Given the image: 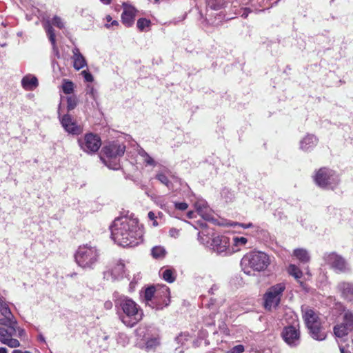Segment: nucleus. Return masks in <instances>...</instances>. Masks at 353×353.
I'll return each instance as SVG.
<instances>
[{"instance_id": "f704fd0d", "label": "nucleus", "mask_w": 353, "mask_h": 353, "mask_svg": "<svg viewBox=\"0 0 353 353\" xmlns=\"http://www.w3.org/2000/svg\"><path fill=\"white\" fill-rule=\"evenodd\" d=\"M343 324L349 327L350 329L353 326V313L350 311H347L344 314L343 316Z\"/></svg>"}, {"instance_id": "412c9836", "label": "nucleus", "mask_w": 353, "mask_h": 353, "mask_svg": "<svg viewBox=\"0 0 353 353\" xmlns=\"http://www.w3.org/2000/svg\"><path fill=\"white\" fill-rule=\"evenodd\" d=\"M310 336L315 340L323 341L326 338V333L323 331L321 323L308 327Z\"/></svg>"}, {"instance_id": "09e8293b", "label": "nucleus", "mask_w": 353, "mask_h": 353, "mask_svg": "<svg viewBox=\"0 0 353 353\" xmlns=\"http://www.w3.org/2000/svg\"><path fill=\"white\" fill-rule=\"evenodd\" d=\"M250 12H251V10L250 8H243V12L241 13V17L243 18H247Z\"/></svg>"}, {"instance_id": "9b49d317", "label": "nucleus", "mask_w": 353, "mask_h": 353, "mask_svg": "<svg viewBox=\"0 0 353 353\" xmlns=\"http://www.w3.org/2000/svg\"><path fill=\"white\" fill-rule=\"evenodd\" d=\"M78 143L81 149L86 153L94 154L100 148L101 141L98 135L88 133L83 138H79Z\"/></svg>"}, {"instance_id": "39448f33", "label": "nucleus", "mask_w": 353, "mask_h": 353, "mask_svg": "<svg viewBox=\"0 0 353 353\" xmlns=\"http://www.w3.org/2000/svg\"><path fill=\"white\" fill-rule=\"evenodd\" d=\"M100 251L90 244L80 245L74 254L77 263L83 268L92 269L99 261Z\"/></svg>"}, {"instance_id": "dca6fc26", "label": "nucleus", "mask_w": 353, "mask_h": 353, "mask_svg": "<svg viewBox=\"0 0 353 353\" xmlns=\"http://www.w3.org/2000/svg\"><path fill=\"white\" fill-rule=\"evenodd\" d=\"M136 9L131 6L125 3L123 4V11L121 14L122 23L126 27H130L134 24V17L136 15Z\"/></svg>"}, {"instance_id": "4be33fe9", "label": "nucleus", "mask_w": 353, "mask_h": 353, "mask_svg": "<svg viewBox=\"0 0 353 353\" xmlns=\"http://www.w3.org/2000/svg\"><path fill=\"white\" fill-rule=\"evenodd\" d=\"M339 290L342 296L349 301H353V284L351 283L343 282L339 284Z\"/></svg>"}, {"instance_id": "0eeeda50", "label": "nucleus", "mask_w": 353, "mask_h": 353, "mask_svg": "<svg viewBox=\"0 0 353 353\" xmlns=\"http://www.w3.org/2000/svg\"><path fill=\"white\" fill-rule=\"evenodd\" d=\"M125 151V145L118 141L112 142L103 148V154L109 159L110 163L108 167L112 170H119L120 164L117 160L118 157H122Z\"/></svg>"}, {"instance_id": "393cba45", "label": "nucleus", "mask_w": 353, "mask_h": 353, "mask_svg": "<svg viewBox=\"0 0 353 353\" xmlns=\"http://www.w3.org/2000/svg\"><path fill=\"white\" fill-rule=\"evenodd\" d=\"M294 256L302 263H307L310 256L307 251L303 248H298L294 250Z\"/></svg>"}, {"instance_id": "603ef678", "label": "nucleus", "mask_w": 353, "mask_h": 353, "mask_svg": "<svg viewBox=\"0 0 353 353\" xmlns=\"http://www.w3.org/2000/svg\"><path fill=\"white\" fill-rule=\"evenodd\" d=\"M119 25V22L116 20H113L111 21L110 24H107L106 27L110 28V26H118Z\"/></svg>"}, {"instance_id": "49530a36", "label": "nucleus", "mask_w": 353, "mask_h": 353, "mask_svg": "<svg viewBox=\"0 0 353 353\" xmlns=\"http://www.w3.org/2000/svg\"><path fill=\"white\" fill-rule=\"evenodd\" d=\"M231 225H240L241 227H242L244 229L250 228L253 227V224L252 223L245 224V223H239L236 222H234L233 223L231 224Z\"/></svg>"}, {"instance_id": "cd10ccee", "label": "nucleus", "mask_w": 353, "mask_h": 353, "mask_svg": "<svg viewBox=\"0 0 353 353\" xmlns=\"http://www.w3.org/2000/svg\"><path fill=\"white\" fill-rule=\"evenodd\" d=\"M232 244H233V251L232 252H237L240 250L241 247H243L245 245V244L248 243V239L245 237L243 236H234L232 239Z\"/></svg>"}, {"instance_id": "5701e85b", "label": "nucleus", "mask_w": 353, "mask_h": 353, "mask_svg": "<svg viewBox=\"0 0 353 353\" xmlns=\"http://www.w3.org/2000/svg\"><path fill=\"white\" fill-rule=\"evenodd\" d=\"M21 85L26 90H34L38 86L37 78L34 76L26 75L22 79Z\"/></svg>"}, {"instance_id": "aec40b11", "label": "nucleus", "mask_w": 353, "mask_h": 353, "mask_svg": "<svg viewBox=\"0 0 353 353\" xmlns=\"http://www.w3.org/2000/svg\"><path fill=\"white\" fill-rule=\"evenodd\" d=\"M72 59H73V67L75 70H79L84 68L87 63L85 57L80 52L78 48H74L72 50Z\"/></svg>"}, {"instance_id": "37998d69", "label": "nucleus", "mask_w": 353, "mask_h": 353, "mask_svg": "<svg viewBox=\"0 0 353 353\" xmlns=\"http://www.w3.org/2000/svg\"><path fill=\"white\" fill-rule=\"evenodd\" d=\"M81 74L87 82H92L94 81L92 74L88 71L83 70L82 71Z\"/></svg>"}, {"instance_id": "bf43d9fd", "label": "nucleus", "mask_w": 353, "mask_h": 353, "mask_svg": "<svg viewBox=\"0 0 353 353\" xmlns=\"http://www.w3.org/2000/svg\"><path fill=\"white\" fill-rule=\"evenodd\" d=\"M39 341H41L43 343H46L45 338L43 337V336L42 334H39Z\"/></svg>"}, {"instance_id": "7c9ffc66", "label": "nucleus", "mask_w": 353, "mask_h": 353, "mask_svg": "<svg viewBox=\"0 0 353 353\" xmlns=\"http://www.w3.org/2000/svg\"><path fill=\"white\" fill-rule=\"evenodd\" d=\"M138 154L143 159V161L146 165L153 167L157 165L156 161L143 148L139 150Z\"/></svg>"}, {"instance_id": "5fc2aeb1", "label": "nucleus", "mask_w": 353, "mask_h": 353, "mask_svg": "<svg viewBox=\"0 0 353 353\" xmlns=\"http://www.w3.org/2000/svg\"><path fill=\"white\" fill-rule=\"evenodd\" d=\"M104 306H105V308H106L107 310H110L112 308V303L111 301H106L105 303H104Z\"/></svg>"}, {"instance_id": "864d4df0", "label": "nucleus", "mask_w": 353, "mask_h": 353, "mask_svg": "<svg viewBox=\"0 0 353 353\" xmlns=\"http://www.w3.org/2000/svg\"><path fill=\"white\" fill-rule=\"evenodd\" d=\"M219 289V286L217 285H213L212 287L209 290V293L214 294V292Z\"/></svg>"}, {"instance_id": "c85d7f7f", "label": "nucleus", "mask_w": 353, "mask_h": 353, "mask_svg": "<svg viewBox=\"0 0 353 353\" xmlns=\"http://www.w3.org/2000/svg\"><path fill=\"white\" fill-rule=\"evenodd\" d=\"M349 330H350L349 327H347L343 323H341L340 325H336V326H334V332L336 336L339 338H342L348 334Z\"/></svg>"}, {"instance_id": "13d9d810", "label": "nucleus", "mask_w": 353, "mask_h": 353, "mask_svg": "<svg viewBox=\"0 0 353 353\" xmlns=\"http://www.w3.org/2000/svg\"><path fill=\"white\" fill-rule=\"evenodd\" d=\"M195 212H193V211H190L187 213V216L188 218L189 219H192V218H194L195 217Z\"/></svg>"}, {"instance_id": "ea45409f", "label": "nucleus", "mask_w": 353, "mask_h": 353, "mask_svg": "<svg viewBox=\"0 0 353 353\" xmlns=\"http://www.w3.org/2000/svg\"><path fill=\"white\" fill-rule=\"evenodd\" d=\"M52 25L57 26L59 29H63L64 28V23L62 21L61 19L58 16H54L52 18Z\"/></svg>"}, {"instance_id": "774afa93", "label": "nucleus", "mask_w": 353, "mask_h": 353, "mask_svg": "<svg viewBox=\"0 0 353 353\" xmlns=\"http://www.w3.org/2000/svg\"><path fill=\"white\" fill-rule=\"evenodd\" d=\"M106 20L107 21L110 22V21H112V17L110 16V15H108L106 17Z\"/></svg>"}, {"instance_id": "7ed1b4c3", "label": "nucleus", "mask_w": 353, "mask_h": 353, "mask_svg": "<svg viewBox=\"0 0 353 353\" xmlns=\"http://www.w3.org/2000/svg\"><path fill=\"white\" fill-rule=\"evenodd\" d=\"M271 263L270 256L261 251H252L245 254L241 261L243 270L250 274V270L256 272L265 271Z\"/></svg>"}, {"instance_id": "f8f14e48", "label": "nucleus", "mask_w": 353, "mask_h": 353, "mask_svg": "<svg viewBox=\"0 0 353 353\" xmlns=\"http://www.w3.org/2000/svg\"><path fill=\"white\" fill-rule=\"evenodd\" d=\"M281 336L284 341L292 347H296L300 344V331L295 325L285 327L281 333Z\"/></svg>"}, {"instance_id": "9d476101", "label": "nucleus", "mask_w": 353, "mask_h": 353, "mask_svg": "<svg viewBox=\"0 0 353 353\" xmlns=\"http://www.w3.org/2000/svg\"><path fill=\"white\" fill-rule=\"evenodd\" d=\"M17 322L10 325H1L0 326V341L10 347H17L20 345L19 341L12 337L17 335Z\"/></svg>"}, {"instance_id": "c756f323", "label": "nucleus", "mask_w": 353, "mask_h": 353, "mask_svg": "<svg viewBox=\"0 0 353 353\" xmlns=\"http://www.w3.org/2000/svg\"><path fill=\"white\" fill-rule=\"evenodd\" d=\"M151 254L156 259H163L166 254V250L162 246H154L151 250Z\"/></svg>"}, {"instance_id": "a19ab883", "label": "nucleus", "mask_w": 353, "mask_h": 353, "mask_svg": "<svg viewBox=\"0 0 353 353\" xmlns=\"http://www.w3.org/2000/svg\"><path fill=\"white\" fill-rule=\"evenodd\" d=\"M188 336L187 334H181L176 337L175 341L177 343L181 344V345L183 346L185 345V342L188 340Z\"/></svg>"}, {"instance_id": "f257e3e1", "label": "nucleus", "mask_w": 353, "mask_h": 353, "mask_svg": "<svg viewBox=\"0 0 353 353\" xmlns=\"http://www.w3.org/2000/svg\"><path fill=\"white\" fill-rule=\"evenodd\" d=\"M111 237L123 247H134L141 241L143 231L137 218L121 216L114 219L110 226Z\"/></svg>"}, {"instance_id": "338daca9", "label": "nucleus", "mask_w": 353, "mask_h": 353, "mask_svg": "<svg viewBox=\"0 0 353 353\" xmlns=\"http://www.w3.org/2000/svg\"><path fill=\"white\" fill-rule=\"evenodd\" d=\"M101 160L104 161L105 164L108 166V165L110 163L109 159H108V161H105L103 158H101Z\"/></svg>"}, {"instance_id": "ddd939ff", "label": "nucleus", "mask_w": 353, "mask_h": 353, "mask_svg": "<svg viewBox=\"0 0 353 353\" xmlns=\"http://www.w3.org/2000/svg\"><path fill=\"white\" fill-rule=\"evenodd\" d=\"M212 249L216 253L221 254H232L229 249V238L225 236H215L214 234H212V243L210 244Z\"/></svg>"}, {"instance_id": "4d7b16f0", "label": "nucleus", "mask_w": 353, "mask_h": 353, "mask_svg": "<svg viewBox=\"0 0 353 353\" xmlns=\"http://www.w3.org/2000/svg\"><path fill=\"white\" fill-rule=\"evenodd\" d=\"M17 332H18V336H22L23 334H24V330L19 327L17 325Z\"/></svg>"}, {"instance_id": "a878e982", "label": "nucleus", "mask_w": 353, "mask_h": 353, "mask_svg": "<svg viewBox=\"0 0 353 353\" xmlns=\"http://www.w3.org/2000/svg\"><path fill=\"white\" fill-rule=\"evenodd\" d=\"M205 219L197 221H196L197 226H195V228L196 229H198L199 228H201L203 229V230L201 232H199L198 234V238L202 242H203V241H204L202 238V235L208 236V235L211 234V232L210 231H208V228H207L208 225H207L206 223L205 222Z\"/></svg>"}, {"instance_id": "c9c22d12", "label": "nucleus", "mask_w": 353, "mask_h": 353, "mask_svg": "<svg viewBox=\"0 0 353 353\" xmlns=\"http://www.w3.org/2000/svg\"><path fill=\"white\" fill-rule=\"evenodd\" d=\"M46 31L51 43H54L56 41L54 30L49 22L46 26Z\"/></svg>"}, {"instance_id": "f3484780", "label": "nucleus", "mask_w": 353, "mask_h": 353, "mask_svg": "<svg viewBox=\"0 0 353 353\" xmlns=\"http://www.w3.org/2000/svg\"><path fill=\"white\" fill-rule=\"evenodd\" d=\"M194 208L196 212L201 216L203 219L207 221L213 220L210 209L206 201L201 200L198 201L194 203Z\"/></svg>"}, {"instance_id": "473e14b6", "label": "nucleus", "mask_w": 353, "mask_h": 353, "mask_svg": "<svg viewBox=\"0 0 353 353\" xmlns=\"http://www.w3.org/2000/svg\"><path fill=\"white\" fill-rule=\"evenodd\" d=\"M288 272L296 279H300L303 276L302 272L295 265L290 264L288 268Z\"/></svg>"}, {"instance_id": "2f4dec72", "label": "nucleus", "mask_w": 353, "mask_h": 353, "mask_svg": "<svg viewBox=\"0 0 353 353\" xmlns=\"http://www.w3.org/2000/svg\"><path fill=\"white\" fill-rule=\"evenodd\" d=\"M160 344L159 339L157 337L150 338L145 342V350L147 351L154 350Z\"/></svg>"}, {"instance_id": "6e6d98bb", "label": "nucleus", "mask_w": 353, "mask_h": 353, "mask_svg": "<svg viewBox=\"0 0 353 353\" xmlns=\"http://www.w3.org/2000/svg\"><path fill=\"white\" fill-rule=\"evenodd\" d=\"M148 216L150 220H154L156 218L154 213L152 211L148 212Z\"/></svg>"}, {"instance_id": "680f3d73", "label": "nucleus", "mask_w": 353, "mask_h": 353, "mask_svg": "<svg viewBox=\"0 0 353 353\" xmlns=\"http://www.w3.org/2000/svg\"><path fill=\"white\" fill-rule=\"evenodd\" d=\"M0 353H8L6 347H0Z\"/></svg>"}, {"instance_id": "a18cd8bd", "label": "nucleus", "mask_w": 353, "mask_h": 353, "mask_svg": "<svg viewBox=\"0 0 353 353\" xmlns=\"http://www.w3.org/2000/svg\"><path fill=\"white\" fill-rule=\"evenodd\" d=\"M244 351V347L242 345H237L232 349V353H242Z\"/></svg>"}, {"instance_id": "f03ea898", "label": "nucleus", "mask_w": 353, "mask_h": 353, "mask_svg": "<svg viewBox=\"0 0 353 353\" xmlns=\"http://www.w3.org/2000/svg\"><path fill=\"white\" fill-rule=\"evenodd\" d=\"M116 306L122 310L119 319L126 326L132 327L143 318V311L132 299L121 296L115 303Z\"/></svg>"}, {"instance_id": "0e129e2a", "label": "nucleus", "mask_w": 353, "mask_h": 353, "mask_svg": "<svg viewBox=\"0 0 353 353\" xmlns=\"http://www.w3.org/2000/svg\"><path fill=\"white\" fill-rule=\"evenodd\" d=\"M175 351L178 353H182L183 350L180 349V347H176Z\"/></svg>"}, {"instance_id": "58836bf2", "label": "nucleus", "mask_w": 353, "mask_h": 353, "mask_svg": "<svg viewBox=\"0 0 353 353\" xmlns=\"http://www.w3.org/2000/svg\"><path fill=\"white\" fill-rule=\"evenodd\" d=\"M63 92L65 94H71L74 90V84L70 81H64L62 85Z\"/></svg>"}, {"instance_id": "8fccbe9b", "label": "nucleus", "mask_w": 353, "mask_h": 353, "mask_svg": "<svg viewBox=\"0 0 353 353\" xmlns=\"http://www.w3.org/2000/svg\"><path fill=\"white\" fill-rule=\"evenodd\" d=\"M170 234L171 236L176 237L179 235V230L175 228H172L170 230Z\"/></svg>"}, {"instance_id": "c03bdc74", "label": "nucleus", "mask_w": 353, "mask_h": 353, "mask_svg": "<svg viewBox=\"0 0 353 353\" xmlns=\"http://www.w3.org/2000/svg\"><path fill=\"white\" fill-rule=\"evenodd\" d=\"M188 207V205L185 202L175 203V208L179 210H185Z\"/></svg>"}, {"instance_id": "6ab92c4d", "label": "nucleus", "mask_w": 353, "mask_h": 353, "mask_svg": "<svg viewBox=\"0 0 353 353\" xmlns=\"http://www.w3.org/2000/svg\"><path fill=\"white\" fill-rule=\"evenodd\" d=\"M318 143V139L312 134H307L303 139L300 141V148L302 150L307 151L313 148Z\"/></svg>"}, {"instance_id": "1a4fd4ad", "label": "nucleus", "mask_w": 353, "mask_h": 353, "mask_svg": "<svg viewBox=\"0 0 353 353\" xmlns=\"http://www.w3.org/2000/svg\"><path fill=\"white\" fill-rule=\"evenodd\" d=\"M323 260L336 273H345L350 270L346 260L336 252L325 253Z\"/></svg>"}, {"instance_id": "e433bc0d", "label": "nucleus", "mask_w": 353, "mask_h": 353, "mask_svg": "<svg viewBox=\"0 0 353 353\" xmlns=\"http://www.w3.org/2000/svg\"><path fill=\"white\" fill-rule=\"evenodd\" d=\"M77 105V99L74 96L67 97V110L68 112L74 110Z\"/></svg>"}, {"instance_id": "6e6552de", "label": "nucleus", "mask_w": 353, "mask_h": 353, "mask_svg": "<svg viewBox=\"0 0 353 353\" xmlns=\"http://www.w3.org/2000/svg\"><path fill=\"white\" fill-rule=\"evenodd\" d=\"M285 290V284L279 283L268 288L263 296L264 306L267 310L276 308L281 302L283 292Z\"/></svg>"}, {"instance_id": "69168bd1", "label": "nucleus", "mask_w": 353, "mask_h": 353, "mask_svg": "<svg viewBox=\"0 0 353 353\" xmlns=\"http://www.w3.org/2000/svg\"><path fill=\"white\" fill-rule=\"evenodd\" d=\"M101 160L104 161L105 164L108 166V165L110 163L109 159H108V161H105L103 158H101Z\"/></svg>"}, {"instance_id": "de8ad7c7", "label": "nucleus", "mask_w": 353, "mask_h": 353, "mask_svg": "<svg viewBox=\"0 0 353 353\" xmlns=\"http://www.w3.org/2000/svg\"><path fill=\"white\" fill-rule=\"evenodd\" d=\"M52 46V50H53V52L55 54V56L57 57V58H59L60 57V54H59V50H58V48L56 45V41L54 43H51Z\"/></svg>"}, {"instance_id": "79ce46f5", "label": "nucleus", "mask_w": 353, "mask_h": 353, "mask_svg": "<svg viewBox=\"0 0 353 353\" xmlns=\"http://www.w3.org/2000/svg\"><path fill=\"white\" fill-rule=\"evenodd\" d=\"M86 94L89 95L94 100H96L97 92L92 85H88L86 88Z\"/></svg>"}, {"instance_id": "4c0bfd02", "label": "nucleus", "mask_w": 353, "mask_h": 353, "mask_svg": "<svg viewBox=\"0 0 353 353\" xmlns=\"http://www.w3.org/2000/svg\"><path fill=\"white\" fill-rule=\"evenodd\" d=\"M150 21L145 18H140L137 21V26L140 31H143L145 28L149 27Z\"/></svg>"}, {"instance_id": "e2e57ef3", "label": "nucleus", "mask_w": 353, "mask_h": 353, "mask_svg": "<svg viewBox=\"0 0 353 353\" xmlns=\"http://www.w3.org/2000/svg\"><path fill=\"white\" fill-rule=\"evenodd\" d=\"M340 352L341 353H349L348 352L345 350V348L343 347H340Z\"/></svg>"}, {"instance_id": "20e7f679", "label": "nucleus", "mask_w": 353, "mask_h": 353, "mask_svg": "<svg viewBox=\"0 0 353 353\" xmlns=\"http://www.w3.org/2000/svg\"><path fill=\"white\" fill-rule=\"evenodd\" d=\"M170 296V289L166 285L161 286L157 289L154 286H150L147 288L144 292L146 304L157 310L163 309L168 305Z\"/></svg>"}, {"instance_id": "a211bd4d", "label": "nucleus", "mask_w": 353, "mask_h": 353, "mask_svg": "<svg viewBox=\"0 0 353 353\" xmlns=\"http://www.w3.org/2000/svg\"><path fill=\"white\" fill-rule=\"evenodd\" d=\"M302 311L303 312V318L307 327L321 323L318 314L313 310L307 307Z\"/></svg>"}, {"instance_id": "3c124183", "label": "nucleus", "mask_w": 353, "mask_h": 353, "mask_svg": "<svg viewBox=\"0 0 353 353\" xmlns=\"http://www.w3.org/2000/svg\"><path fill=\"white\" fill-rule=\"evenodd\" d=\"M154 201L157 205H159L161 208H163L164 204L163 203V201L161 197H156Z\"/></svg>"}, {"instance_id": "423d86ee", "label": "nucleus", "mask_w": 353, "mask_h": 353, "mask_svg": "<svg viewBox=\"0 0 353 353\" xmlns=\"http://www.w3.org/2000/svg\"><path fill=\"white\" fill-rule=\"evenodd\" d=\"M314 181L316 184L321 188L333 190L338 185L340 179L335 171L322 168L316 172Z\"/></svg>"}, {"instance_id": "b1692460", "label": "nucleus", "mask_w": 353, "mask_h": 353, "mask_svg": "<svg viewBox=\"0 0 353 353\" xmlns=\"http://www.w3.org/2000/svg\"><path fill=\"white\" fill-rule=\"evenodd\" d=\"M124 264L119 261L110 270L111 275L114 279H119L123 278L124 274Z\"/></svg>"}, {"instance_id": "bb28decb", "label": "nucleus", "mask_w": 353, "mask_h": 353, "mask_svg": "<svg viewBox=\"0 0 353 353\" xmlns=\"http://www.w3.org/2000/svg\"><path fill=\"white\" fill-rule=\"evenodd\" d=\"M161 274L163 279L170 283L174 282L176 280V272L173 269L161 270Z\"/></svg>"}, {"instance_id": "2eb2a0df", "label": "nucleus", "mask_w": 353, "mask_h": 353, "mask_svg": "<svg viewBox=\"0 0 353 353\" xmlns=\"http://www.w3.org/2000/svg\"><path fill=\"white\" fill-rule=\"evenodd\" d=\"M0 313L3 316L0 319V325H10L12 322H17L12 314L5 299L0 296Z\"/></svg>"}, {"instance_id": "4468645a", "label": "nucleus", "mask_w": 353, "mask_h": 353, "mask_svg": "<svg viewBox=\"0 0 353 353\" xmlns=\"http://www.w3.org/2000/svg\"><path fill=\"white\" fill-rule=\"evenodd\" d=\"M59 117L62 127L67 132L73 135H79L82 133V127L79 125H77L70 114H65L61 117L60 110H59Z\"/></svg>"}, {"instance_id": "052dcab7", "label": "nucleus", "mask_w": 353, "mask_h": 353, "mask_svg": "<svg viewBox=\"0 0 353 353\" xmlns=\"http://www.w3.org/2000/svg\"><path fill=\"white\" fill-rule=\"evenodd\" d=\"M103 4L108 5L110 3L111 0H100Z\"/></svg>"}, {"instance_id": "72a5a7b5", "label": "nucleus", "mask_w": 353, "mask_h": 353, "mask_svg": "<svg viewBox=\"0 0 353 353\" xmlns=\"http://www.w3.org/2000/svg\"><path fill=\"white\" fill-rule=\"evenodd\" d=\"M157 180H159L162 184L165 185L169 189H170L172 186V182L168 179V178L162 172L158 173L155 177Z\"/></svg>"}]
</instances>
